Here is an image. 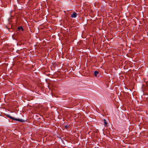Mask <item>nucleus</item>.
I'll use <instances>...</instances> for the list:
<instances>
[{
    "label": "nucleus",
    "mask_w": 148,
    "mask_h": 148,
    "mask_svg": "<svg viewBox=\"0 0 148 148\" xmlns=\"http://www.w3.org/2000/svg\"><path fill=\"white\" fill-rule=\"evenodd\" d=\"M7 116L8 117L10 118L11 119H12V120H15V121H19V122H23V121H24V120H23L22 119H20L14 118H13L9 114L7 115Z\"/></svg>",
    "instance_id": "1"
},
{
    "label": "nucleus",
    "mask_w": 148,
    "mask_h": 148,
    "mask_svg": "<svg viewBox=\"0 0 148 148\" xmlns=\"http://www.w3.org/2000/svg\"><path fill=\"white\" fill-rule=\"evenodd\" d=\"M77 14L75 12H74L73 14L71 15V17L72 18H75L77 16Z\"/></svg>",
    "instance_id": "2"
},
{
    "label": "nucleus",
    "mask_w": 148,
    "mask_h": 148,
    "mask_svg": "<svg viewBox=\"0 0 148 148\" xmlns=\"http://www.w3.org/2000/svg\"><path fill=\"white\" fill-rule=\"evenodd\" d=\"M18 30H21L22 31H23L24 29L22 27H19L17 28Z\"/></svg>",
    "instance_id": "3"
},
{
    "label": "nucleus",
    "mask_w": 148,
    "mask_h": 148,
    "mask_svg": "<svg viewBox=\"0 0 148 148\" xmlns=\"http://www.w3.org/2000/svg\"><path fill=\"white\" fill-rule=\"evenodd\" d=\"M99 73V72L97 71H95L94 72V75L97 77V75Z\"/></svg>",
    "instance_id": "4"
},
{
    "label": "nucleus",
    "mask_w": 148,
    "mask_h": 148,
    "mask_svg": "<svg viewBox=\"0 0 148 148\" xmlns=\"http://www.w3.org/2000/svg\"><path fill=\"white\" fill-rule=\"evenodd\" d=\"M104 125L106 126L107 125V123L105 119H104Z\"/></svg>",
    "instance_id": "5"
},
{
    "label": "nucleus",
    "mask_w": 148,
    "mask_h": 148,
    "mask_svg": "<svg viewBox=\"0 0 148 148\" xmlns=\"http://www.w3.org/2000/svg\"><path fill=\"white\" fill-rule=\"evenodd\" d=\"M67 127H68V126L67 125H66L65 126V127L66 128H67Z\"/></svg>",
    "instance_id": "6"
}]
</instances>
